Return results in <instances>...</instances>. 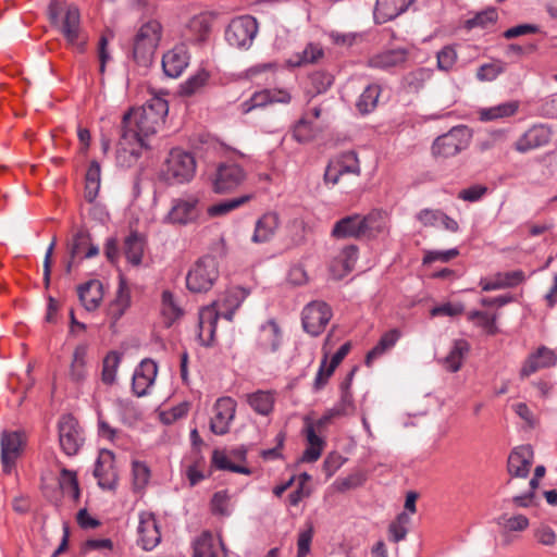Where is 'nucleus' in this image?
<instances>
[{"label": "nucleus", "instance_id": "obj_1", "mask_svg": "<svg viewBox=\"0 0 557 557\" xmlns=\"http://www.w3.org/2000/svg\"><path fill=\"white\" fill-rule=\"evenodd\" d=\"M169 112L168 101L160 97H153L143 107L133 108L123 115L121 131L134 134L137 140L148 143L164 123Z\"/></svg>", "mask_w": 557, "mask_h": 557}, {"label": "nucleus", "instance_id": "obj_2", "mask_svg": "<svg viewBox=\"0 0 557 557\" xmlns=\"http://www.w3.org/2000/svg\"><path fill=\"white\" fill-rule=\"evenodd\" d=\"M220 276V263L212 255L199 258L186 274V287L191 293H207Z\"/></svg>", "mask_w": 557, "mask_h": 557}, {"label": "nucleus", "instance_id": "obj_3", "mask_svg": "<svg viewBox=\"0 0 557 557\" xmlns=\"http://www.w3.org/2000/svg\"><path fill=\"white\" fill-rule=\"evenodd\" d=\"M161 37L162 25L157 20H150L141 25L133 46V58L137 64L148 66L152 62Z\"/></svg>", "mask_w": 557, "mask_h": 557}, {"label": "nucleus", "instance_id": "obj_4", "mask_svg": "<svg viewBox=\"0 0 557 557\" xmlns=\"http://www.w3.org/2000/svg\"><path fill=\"white\" fill-rule=\"evenodd\" d=\"M196 171V161L191 153L180 148L170 151L161 169V178L169 184L189 182Z\"/></svg>", "mask_w": 557, "mask_h": 557}, {"label": "nucleus", "instance_id": "obj_5", "mask_svg": "<svg viewBox=\"0 0 557 557\" xmlns=\"http://www.w3.org/2000/svg\"><path fill=\"white\" fill-rule=\"evenodd\" d=\"M471 138L470 128L465 125L454 126L434 139L431 147L432 156L436 159L456 157L469 147Z\"/></svg>", "mask_w": 557, "mask_h": 557}, {"label": "nucleus", "instance_id": "obj_6", "mask_svg": "<svg viewBox=\"0 0 557 557\" xmlns=\"http://www.w3.org/2000/svg\"><path fill=\"white\" fill-rule=\"evenodd\" d=\"M331 423L332 421L324 413L314 421L310 417L304 419V434L308 446L302 454L301 461L314 462L321 457L326 443L318 433H322Z\"/></svg>", "mask_w": 557, "mask_h": 557}, {"label": "nucleus", "instance_id": "obj_7", "mask_svg": "<svg viewBox=\"0 0 557 557\" xmlns=\"http://www.w3.org/2000/svg\"><path fill=\"white\" fill-rule=\"evenodd\" d=\"M227 301L233 305L232 309L226 308L225 310L222 309V306L220 302L203 308L199 313V339L203 345H210L213 341V336L215 333V325L218 322L219 317H223L224 319L231 321L234 315L235 309L239 306V302L237 299L233 298L232 296H228Z\"/></svg>", "mask_w": 557, "mask_h": 557}, {"label": "nucleus", "instance_id": "obj_8", "mask_svg": "<svg viewBox=\"0 0 557 557\" xmlns=\"http://www.w3.org/2000/svg\"><path fill=\"white\" fill-rule=\"evenodd\" d=\"M247 177L246 171L237 163L226 161L220 163L212 177V188L218 194L233 191L239 187Z\"/></svg>", "mask_w": 557, "mask_h": 557}, {"label": "nucleus", "instance_id": "obj_9", "mask_svg": "<svg viewBox=\"0 0 557 557\" xmlns=\"http://www.w3.org/2000/svg\"><path fill=\"white\" fill-rule=\"evenodd\" d=\"M59 443L67 456H74L84 444V434L78 421L72 414H64L58 423Z\"/></svg>", "mask_w": 557, "mask_h": 557}, {"label": "nucleus", "instance_id": "obj_10", "mask_svg": "<svg viewBox=\"0 0 557 557\" xmlns=\"http://www.w3.org/2000/svg\"><path fill=\"white\" fill-rule=\"evenodd\" d=\"M258 32L256 18L249 15L234 18L225 32L227 42L236 48H248Z\"/></svg>", "mask_w": 557, "mask_h": 557}, {"label": "nucleus", "instance_id": "obj_11", "mask_svg": "<svg viewBox=\"0 0 557 557\" xmlns=\"http://www.w3.org/2000/svg\"><path fill=\"white\" fill-rule=\"evenodd\" d=\"M149 144L134 138V134L121 131L115 154L116 165L129 169L137 164L143 150L148 149Z\"/></svg>", "mask_w": 557, "mask_h": 557}, {"label": "nucleus", "instance_id": "obj_12", "mask_svg": "<svg viewBox=\"0 0 557 557\" xmlns=\"http://www.w3.org/2000/svg\"><path fill=\"white\" fill-rule=\"evenodd\" d=\"M360 175V163L355 151H346L332 159L324 173V181L327 184L335 185L344 175Z\"/></svg>", "mask_w": 557, "mask_h": 557}, {"label": "nucleus", "instance_id": "obj_13", "mask_svg": "<svg viewBox=\"0 0 557 557\" xmlns=\"http://www.w3.org/2000/svg\"><path fill=\"white\" fill-rule=\"evenodd\" d=\"M332 318V311L323 301H312L302 310L304 330L312 336L320 335Z\"/></svg>", "mask_w": 557, "mask_h": 557}, {"label": "nucleus", "instance_id": "obj_14", "mask_svg": "<svg viewBox=\"0 0 557 557\" xmlns=\"http://www.w3.org/2000/svg\"><path fill=\"white\" fill-rule=\"evenodd\" d=\"M557 366V350L545 345L539 346L531 351L522 363L520 377L525 379L530 375Z\"/></svg>", "mask_w": 557, "mask_h": 557}, {"label": "nucleus", "instance_id": "obj_15", "mask_svg": "<svg viewBox=\"0 0 557 557\" xmlns=\"http://www.w3.org/2000/svg\"><path fill=\"white\" fill-rule=\"evenodd\" d=\"M236 412V401L231 397L219 398L212 408L210 430L216 435H224L230 431Z\"/></svg>", "mask_w": 557, "mask_h": 557}, {"label": "nucleus", "instance_id": "obj_16", "mask_svg": "<svg viewBox=\"0 0 557 557\" xmlns=\"http://www.w3.org/2000/svg\"><path fill=\"white\" fill-rule=\"evenodd\" d=\"M60 33L66 39L67 45L78 50L84 49L86 42L81 28V14L75 5L67 7L61 23L57 24Z\"/></svg>", "mask_w": 557, "mask_h": 557}, {"label": "nucleus", "instance_id": "obj_17", "mask_svg": "<svg viewBox=\"0 0 557 557\" xmlns=\"http://www.w3.org/2000/svg\"><path fill=\"white\" fill-rule=\"evenodd\" d=\"M1 463L3 471L10 473L15 467L16 460L21 457L25 438L17 431L3 432L1 435Z\"/></svg>", "mask_w": 557, "mask_h": 557}, {"label": "nucleus", "instance_id": "obj_18", "mask_svg": "<svg viewBox=\"0 0 557 557\" xmlns=\"http://www.w3.org/2000/svg\"><path fill=\"white\" fill-rule=\"evenodd\" d=\"M70 260L66 264V272L70 273L76 260L84 258H92L99 253L97 246L91 244L90 236L87 231L79 230L69 244Z\"/></svg>", "mask_w": 557, "mask_h": 557}, {"label": "nucleus", "instance_id": "obj_19", "mask_svg": "<svg viewBox=\"0 0 557 557\" xmlns=\"http://www.w3.org/2000/svg\"><path fill=\"white\" fill-rule=\"evenodd\" d=\"M189 61L190 54L188 48L184 44L176 45L162 57L163 72L171 78H177L186 70Z\"/></svg>", "mask_w": 557, "mask_h": 557}, {"label": "nucleus", "instance_id": "obj_20", "mask_svg": "<svg viewBox=\"0 0 557 557\" xmlns=\"http://www.w3.org/2000/svg\"><path fill=\"white\" fill-rule=\"evenodd\" d=\"M198 198L188 196L173 200L172 208L166 219L174 224H187L194 222L199 216Z\"/></svg>", "mask_w": 557, "mask_h": 557}, {"label": "nucleus", "instance_id": "obj_21", "mask_svg": "<svg viewBox=\"0 0 557 557\" xmlns=\"http://www.w3.org/2000/svg\"><path fill=\"white\" fill-rule=\"evenodd\" d=\"M533 459L534 451L530 445L515 447L508 457V473L515 478H527L533 465Z\"/></svg>", "mask_w": 557, "mask_h": 557}, {"label": "nucleus", "instance_id": "obj_22", "mask_svg": "<svg viewBox=\"0 0 557 557\" xmlns=\"http://www.w3.org/2000/svg\"><path fill=\"white\" fill-rule=\"evenodd\" d=\"M138 536V544L145 550H151L160 543L161 533L152 513L139 515Z\"/></svg>", "mask_w": 557, "mask_h": 557}, {"label": "nucleus", "instance_id": "obj_23", "mask_svg": "<svg viewBox=\"0 0 557 557\" xmlns=\"http://www.w3.org/2000/svg\"><path fill=\"white\" fill-rule=\"evenodd\" d=\"M157 372L158 367L154 361L149 359L141 361L133 374L132 387L134 394L138 397L145 396L153 384Z\"/></svg>", "mask_w": 557, "mask_h": 557}, {"label": "nucleus", "instance_id": "obj_24", "mask_svg": "<svg viewBox=\"0 0 557 557\" xmlns=\"http://www.w3.org/2000/svg\"><path fill=\"white\" fill-rule=\"evenodd\" d=\"M98 485L102 490H113L117 482V473L113 466V455L110 451H101L94 470Z\"/></svg>", "mask_w": 557, "mask_h": 557}, {"label": "nucleus", "instance_id": "obj_25", "mask_svg": "<svg viewBox=\"0 0 557 557\" xmlns=\"http://www.w3.org/2000/svg\"><path fill=\"white\" fill-rule=\"evenodd\" d=\"M331 236L335 239L364 238L361 215L352 214L338 220L332 228Z\"/></svg>", "mask_w": 557, "mask_h": 557}, {"label": "nucleus", "instance_id": "obj_26", "mask_svg": "<svg viewBox=\"0 0 557 557\" xmlns=\"http://www.w3.org/2000/svg\"><path fill=\"white\" fill-rule=\"evenodd\" d=\"M408 60V50L404 48L382 51L371 57L368 65L379 70H391L400 66Z\"/></svg>", "mask_w": 557, "mask_h": 557}, {"label": "nucleus", "instance_id": "obj_27", "mask_svg": "<svg viewBox=\"0 0 557 557\" xmlns=\"http://www.w3.org/2000/svg\"><path fill=\"white\" fill-rule=\"evenodd\" d=\"M414 0H376L374 17L377 23L391 21L408 10Z\"/></svg>", "mask_w": 557, "mask_h": 557}, {"label": "nucleus", "instance_id": "obj_28", "mask_svg": "<svg viewBox=\"0 0 557 557\" xmlns=\"http://www.w3.org/2000/svg\"><path fill=\"white\" fill-rule=\"evenodd\" d=\"M78 298L87 311L96 310L103 299V285L98 280H90L77 287Z\"/></svg>", "mask_w": 557, "mask_h": 557}, {"label": "nucleus", "instance_id": "obj_29", "mask_svg": "<svg viewBox=\"0 0 557 557\" xmlns=\"http://www.w3.org/2000/svg\"><path fill=\"white\" fill-rule=\"evenodd\" d=\"M278 226L280 219L276 213H264L256 222L251 242L255 244H263L270 242L274 237Z\"/></svg>", "mask_w": 557, "mask_h": 557}, {"label": "nucleus", "instance_id": "obj_30", "mask_svg": "<svg viewBox=\"0 0 557 557\" xmlns=\"http://www.w3.org/2000/svg\"><path fill=\"white\" fill-rule=\"evenodd\" d=\"M282 344V332L274 320L261 325L258 335V345L264 352H276Z\"/></svg>", "mask_w": 557, "mask_h": 557}, {"label": "nucleus", "instance_id": "obj_31", "mask_svg": "<svg viewBox=\"0 0 557 557\" xmlns=\"http://www.w3.org/2000/svg\"><path fill=\"white\" fill-rule=\"evenodd\" d=\"M290 100V96L285 90H269L264 89L259 92H255L252 97L242 104L243 112L248 113L251 110L263 107L272 102L287 103Z\"/></svg>", "mask_w": 557, "mask_h": 557}, {"label": "nucleus", "instance_id": "obj_32", "mask_svg": "<svg viewBox=\"0 0 557 557\" xmlns=\"http://www.w3.org/2000/svg\"><path fill=\"white\" fill-rule=\"evenodd\" d=\"M358 259V248L355 245L345 247L331 264L334 276L341 278L352 271Z\"/></svg>", "mask_w": 557, "mask_h": 557}, {"label": "nucleus", "instance_id": "obj_33", "mask_svg": "<svg viewBox=\"0 0 557 557\" xmlns=\"http://www.w3.org/2000/svg\"><path fill=\"white\" fill-rule=\"evenodd\" d=\"M364 238L375 237L388 228V220L385 212L373 210L367 215H361Z\"/></svg>", "mask_w": 557, "mask_h": 557}, {"label": "nucleus", "instance_id": "obj_34", "mask_svg": "<svg viewBox=\"0 0 557 557\" xmlns=\"http://www.w3.org/2000/svg\"><path fill=\"white\" fill-rule=\"evenodd\" d=\"M131 305V293L124 278L120 280L116 296L109 305L108 315L115 323L128 309Z\"/></svg>", "mask_w": 557, "mask_h": 557}, {"label": "nucleus", "instance_id": "obj_35", "mask_svg": "<svg viewBox=\"0 0 557 557\" xmlns=\"http://www.w3.org/2000/svg\"><path fill=\"white\" fill-rule=\"evenodd\" d=\"M88 346L87 344H79L75 347L70 364L69 375L72 381L78 383L83 382L87 376V358Z\"/></svg>", "mask_w": 557, "mask_h": 557}, {"label": "nucleus", "instance_id": "obj_36", "mask_svg": "<svg viewBox=\"0 0 557 557\" xmlns=\"http://www.w3.org/2000/svg\"><path fill=\"white\" fill-rule=\"evenodd\" d=\"M495 523L502 531L522 533L530 527V520L522 513L504 512L495 519Z\"/></svg>", "mask_w": 557, "mask_h": 557}, {"label": "nucleus", "instance_id": "obj_37", "mask_svg": "<svg viewBox=\"0 0 557 557\" xmlns=\"http://www.w3.org/2000/svg\"><path fill=\"white\" fill-rule=\"evenodd\" d=\"M401 333L398 329H392L385 332L377 344L367 354L366 364L370 367L372 362L382 356L384 352L393 348L398 339L400 338Z\"/></svg>", "mask_w": 557, "mask_h": 557}, {"label": "nucleus", "instance_id": "obj_38", "mask_svg": "<svg viewBox=\"0 0 557 557\" xmlns=\"http://www.w3.org/2000/svg\"><path fill=\"white\" fill-rule=\"evenodd\" d=\"M470 345L465 339H457L449 354L444 358L443 364L446 370L450 372H457L460 370L465 356L469 352Z\"/></svg>", "mask_w": 557, "mask_h": 557}, {"label": "nucleus", "instance_id": "obj_39", "mask_svg": "<svg viewBox=\"0 0 557 557\" xmlns=\"http://www.w3.org/2000/svg\"><path fill=\"white\" fill-rule=\"evenodd\" d=\"M145 239L138 233L129 234L124 240V255L129 263L139 265L144 255Z\"/></svg>", "mask_w": 557, "mask_h": 557}, {"label": "nucleus", "instance_id": "obj_40", "mask_svg": "<svg viewBox=\"0 0 557 557\" xmlns=\"http://www.w3.org/2000/svg\"><path fill=\"white\" fill-rule=\"evenodd\" d=\"M519 108L517 101L504 102L491 108L480 110V120L484 122L512 116Z\"/></svg>", "mask_w": 557, "mask_h": 557}, {"label": "nucleus", "instance_id": "obj_41", "mask_svg": "<svg viewBox=\"0 0 557 557\" xmlns=\"http://www.w3.org/2000/svg\"><path fill=\"white\" fill-rule=\"evenodd\" d=\"M380 94V85L371 84L367 86L356 103L358 111L361 114H368L372 112L377 106Z\"/></svg>", "mask_w": 557, "mask_h": 557}, {"label": "nucleus", "instance_id": "obj_42", "mask_svg": "<svg viewBox=\"0 0 557 557\" xmlns=\"http://www.w3.org/2000/svg\"><path fill=\"white\" fill-rule=\"evenodd\" d=\"M547 140L546 131L543 127H533L516 143V149L525 152L541 146Z\"/></svg>", "mask_w": 557, "mask_h": 557}, {"label": "nucleus", "instance_id": "obj_43", "mask_svg": "<svg viewBox=\"0 0 557 557\" xmlns=\"http://www.w3.org/2000/svg\"><path fill=\"white\" fill-rule=\"evenodd\" d=\"M101 169L97 161H91L86 172L85 198L91 202L100 189Z\"/></svg>", "mask_w": 557, "mask_h": 557}, {"label": "nucleus", "instance_id": "obj_44", "mask_svg": "<svg viewBox=\"0 0 557 557\" xmlns=\"http://www.w3.org/2000/svg\"><path fill=\"white\" fill-rule=\"evenodd\" d=\"M252 195H244L237 198L227 199L210 206L207 210L210 216H223L247 203Z\"/></svg>", "mask_w": 557, "mask_h": 557}, {"label": "nucleus", "instance_id": "obj_45", "mask_svg": "<svg viewBox=\"0 0 557 557\" xmlns=\"http://www.w3.org/2000/svg\"><path fill=\"white\" fill-rule=\"evenodd\" d=\"M248 404L257 413L268 416L273 410L274 397L270 392L258 391L248 395Z\"/></svg>", "mask_w": 557, "mask_h": 557}, {"label": "nucleus", "instance_id": "obj_46", "mask_svg": "<svg viewBox=\"0 0 557 557\" xmlns=\"http://www.w3.org/2000/svg\"><path fill=\"white\" fill-rule=\"evenodd\" d=\"M411 517L408 512H400L396 519L388 525V536L394 543H398L407 536L408 525L410 524Z\"/></svg>", "mask_w": 557, "mask_h": 557}, {"label": "nucleus", "instance_id": "obj_47", "mask_svg": "<svg viewBox=\"0 0 557 557\" xmlns=\"http://www.w3.org/2000/svg\"><path fill=\"white\" fill-rule=\"evenodd\" d=\"M533 539L544 547L553 548L557 546V533L546 522H541L533 528Z\"/></svg>", "mask_w": 557, "mask_h": 557}, {"label": "nucleus", "instance_id": "obj_48", "mask_svg": "<svg viewBox=\"0 0 557 557\" xmlns=\"http://www.w3.org/2000/svg\"><path fill=\"white\" fill-rule=\"evenodd\" d=\"M162 314L166 320V324L170 326L174 321L180 319L183 314L182 309L176 304L173 294L170 290L162 293Z\"/></svg>", "mask_w": 557, "mask_h": 557}, {"label": "nucleus", "instance_id": "obj_49", "mask_svg": "<svg viewBox=\"0 0 557 557\" xmlns=\"http://www.w3.org/2000/svg\"><path fill=\"white\" fill-rule=\"evenodd\" d=\"M59 485L64 494L71 496L74 500H78L81 492L75 472L66 468L61 469Z\"/></svg>", "mask_w": 557, "mask_h": 557}, {"label": "nucleus", "instance_id": "obj_50", "mask_svg": "<svg viewBox=\"0 0 557 557\" xmlns=\"http://www.w3.org/2000/svg\"><path fill=\"white\" fill-rule=\"evenodd\" d=\"M458 59L457 51L453 46H445L436 53V66L442 72H449L454 69Z\"/></svg>", "mask_w": 557, "mask_h": 557}, {"label": "nucleus", "instance_id": "obj_51", "mask_svg": "<svg viewBox=\"0 0 557 557\" xmlns=\"http://www.w3.org/2000/svg\"><path fill=\"white\" fill-rule=\"evenodd\" d=\"M121 357L117 352L111 351L103 359L102 366V382L106 384H112L115 381L116 370L120 363Z\"/></svg>", "mask_w": 557, "mask_h": 557}, {"label": "nucleus", "instance_id": "obj_52", "mask_svg": "<svg viewBox=\"0 0 557 557\" xmlns=\"http://www.w3.org/2000/svg\"><path fill=\"white\" fill-rule=\"evenodd\" d=\"M213 465L220 470H228L242 474H250V469L247 467L238 466L233 463L230 458L219 450H214L212 456Z\"/></svg>", "mask_w": 557, "mask_h": 557}, {"label": "nucleus", "instance_id": "obj_53", "mask_svg": "<svg viewBox=\"0 0 557 557\" xmlns=\"http://www.w3.org/2000/svg\"><path fill=\"white\" fill-rule=\"evenodd\" d=\"M292 137L299 144L309 143L313 138V129L308 115L301 117L293 128Z\"/></svg>", "mask_w": 557, "mask_h": 557}, {"label": "nucleus", "instance_id": "obj_54", "mask_svg": "<svg viewBox=\"0 0 557 557\" xmlns=\"http://www.w3.org/2000/svg\"><path fill=\"white\" fill-rule=\"evenodd\" d=\"M209 79V73L206 70L198 71L195 75L189 77L183 85L182 91L186 96H191L202 88Z\"/></svg>", "mask_w": 557, "mask_h": 557}, {"label": "nucleus", "instance_id": "obj_55", "mask_svg": "<svg viewBox=\"0 0 557 557\" xmlns=\"http://www.w3.org/2000/svg\"><path fill=\"white\" fill-rule=\"evenodd\" d=\"M433 76V71L428 67H419L406 76L408 86L413 90H419Z\"/></svg>", "mask_w": 557, "mask_h": 557}, {"label": "nucleus", "instance_id": "obj_56", "mask_svg": "<svg viewBox=\"0 0 557 557\" xmlns=\"http://www.w3.org/2000/svg\"><path fill=\"white\" fill-rule=\"evenodd\" d=\"M213 539L210 533H202L194 544V557H214Z\"/></svg>", "mask_w": 557, "mask_h": 557}, {"label": "nucleus", "instance_id": "obj_57", "mask_svg": "<svg viewBox=\"0 0 557 557\" xmlns=\"http://www.w3.org/2000/svg\"><path fill=\"white\" fill-rule=\"evenodd\" d=\"M468 320L476 322L478 325L482 326L488 334H495L497 329L495 325V317L490 315L483 311H471L468 313Z\"/></svg>", "mask_w": 557, "mask_h": 557}, {"label": "nucleus", "instance_id": "obj_58", "mask_svg": "<svg viewBox=\"0 0 557 557\" xmlns=\"http://www.w3.org/2000/svg\"><path fill=\"white\" fill-rule=\"evenodd\" d=\"M150 478V470L146 463L140 461L133 462V482L136 490H143Z\"/></svg>", "mask_w": 557, "mask_h": 557}, {"label": "nucleus", "instance_id": "obj_59", "mask_svg": "<svg viewBox=\"0 0 557 557\" xmlns=\"http://www.w3.org/2000/svg\"><path fill=\"white\" fill-rule=\"evenodd\" d=\"M230 495L226 491H219L211 499V510L214 515L228 516Z\"/></svg>", "mask_w": 557, "mask_h": 557}, {"label": "nucleus", "instance_id": "obj_60", "mask_svg": "<svg viewBox=\"0 0 557 557\" xmlns=\"http://www.w3.org/2000/svg\"><path fill=\"white\" fill-rule=\"evenodd\" d=\"M333 76L325 72H315L310 76V83L315 94L325 92L333 84Z\"/></svg>", "mask_w": 557, "mask_h": 557}, {"label": "nucleus", "instance_id": "obj_61", "mask_svg": "<svg viewBox=\"0 0 557 557\" xmlns=\"http://www.w3.org/2000/svg\"><path fill=\"white\" fill-rule=\"evenodd\" d=\"M443 214L444 212L437 209H423L417 214V220L425 227H436Z\"/></svg>", "mask_w": 557, "mask_h": 557}, {"label": "nucleus", "instance_id": "obj_62", "mask_svg": "<svg viewBox=\"0 0 557 557\" xmlns=\"http://www.w3.org/2000/svg\"><path fill=\"white\" fill-rule=\"evenodd\" d=\"M313 537V528L308 524L306 530H302L298 535L297 541V557H306L310 552V545Z\"/></svg>", "mask_w": 557, "mask_h": 557}, {"label": "nucleus", "instance_id": "obj_63", "mask_svg": "<svg viewBox=\"0 0 557 557\" xmlns=\"http://www.w3.org/2000/svg\"><path fill=\"white\" fill-rule=\"evenodd\" d=\"M459 255V250L456 248L440 251V250H430L426 251L423 257V263H432L434 261L448 262L449 260L456 258Z\"/></svg>", "mask_w": 557, "mask_h": 557}, {"label": "nucleus", "instance_id": "obj_64", "mask_svg": "<svg viewBox=\"0 0 557 557\" xmlns=\"http://www.w3.org/2000/svg\"><path fill=\"white\" fill-rule=\"evenodd\" d=\"M504 72V66L499 62L483 64L476 72L480 81H493Z\"/></svg>", "mask_w": 557, "mask_h": 557}]
</instances>
